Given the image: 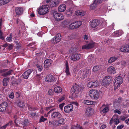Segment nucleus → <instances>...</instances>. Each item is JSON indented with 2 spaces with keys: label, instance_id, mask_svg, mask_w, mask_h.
<instances>
[{
  "label": "nucleus",
  "instance_id": "1",
  "mask_svg": "<svg viewBox=\"0 0 129 129\" xmlns=\"http://www.w3.org/2000/svg\"><path fill=\"white\" fill-rule=\"evenodd\" d=\"M89 94L92 99L95 100H98L100 96L99 93L96 90H90Z\"/></svg>",
  "mask_w": 129,
  "mask_h": 129
},
{
  "label": "nucleus",
  "instance_id": "2",
  "mask_svg": "<svg viewBox=\"0 0 129 129\" xmlns=\"http://www.w3.org/2000/svg\"><path fill=\"white\" fill-rule=\"evenodd\" d=\"M49 11V7L48 5H43L40 7L38 12V13L41 15H44Z\"/></svg>",
  "mask_w": 129,
  "mask_h": 129
},
{
  "label": "nucleus",
  "instance_id": "3",
  "mask_svg": "<svg viewBox=\"0 0 129 129\" xmlns=\"http://www.w3.org/2000/svg\"><path fill=\"white\" fill-rule=\"evenodd\" d=\"M123 81V79L121 76H118L116 77L114 80V86L115 89H117L119 87Z\"/></svg>",
  "mask_w": 129,
  "mask_h": 129
},
{
  "label": "nucleus",
  "instance_id": "4",
  "mask_svg": "<svg viewBox=\"0 0 129 129\" xmlns=\"http://www.w3.org/2000/svg\"><path fill=\"white\" fill-rule=\"evenodd\" d=\"M112 82V78L110 76H106L102 80V85L104 86L108 85Z\"/></svg>",
  "mask_w": 129,
  "mask_h": 129
},
{
  "label": "nucleus",
  "instance_id": "5",
  "mask_svg": "<svg viewBox=\"0 0 129 129\" xmlns=\"http://www.w3.org/2000/svg\"><path fill=\"white\" fill-rule=\"evenodd\" d=\"M90 72V71L88 69H86L84 70H81L79 71L77 75L78 77L80 78L82 77H85L89 75Z\"/></svg>",
  "mask_w": 129,
  "mask_h": 129
},
{
  "label": "nucleus",
  "instance_id": "6",
  "mask_svg": "<svg viewBox=\"0 0 129 129\" xmlns=\"http://www.w3.org/2000/svg\"><path fill=\"white\" fill-rule=\"evenodd\" d=\"M64 119L63 118L60 119L58 120L54 121L52 122L49 121V123L52 124L56 126H60L63 125L64 123Z\"/></svg>",
  "mask_w": 129,
  "mask_h": 129
},
{
  "label": "nucleus",
  "instance_id": "7",
  "mask_svg": "<svg viewBox=\"0 0 129 129\" xmlns=\"http://www.w3.org/2000/svg\"><path fill=\"white\" fill-rule=\"evenodd\" d=\"M79 91V86L78 85H75L71 88V94L72 95L73 98L76 96V94L78 93Z\"/></svg>",
  "mask_w": 129,
  "mask_h": 129
},
{
  "label": "nucleus",
  "instance_id": "8",
  "mask_svg": "<svg viewBox=\"0 0 129 129\" xmlns=\"http://www.w3.org/2000/svg\"><path fill=\"white\" fill-rule=\"evenodd\" d=\"M54 75L50 74L47 75L46 77L45 80L48 82H54L56 81V79L55 78Z\"/></svg>",
  "mask_w": 129,
  "mask_h": 129
},
{
  "label": "nucleus",
  "instance_id": "9",
  "mask_svg": "<svg viewBox=\"0 0 129 129\" xmlns=\"http://www.w3.org/2000/svg\"><path fill=\"white\" fill-rule=\"evenodd\" d=\"M99 21H98V20L96 19H94L93 20L91 23V26L92 28H95V30H96L97 29H100V28H99Z\"/></svg>",
  "mask_w": 129,
  "mask_h": 129
},
{
  "label": "nucleus",
  "instance_id": "10",
  "mask_svg": "<svg viewBox=\"0 0 129 129\" xmlns=\"http://www.w3.org/2000/svg\"><path fill=\"white\" fill-rule=\"evenodd\" d=\"M61 39V37L60 34L59 33H58L51 40V42L52 43H56L59 42Z\"/></svg>",
  "mask_w": 129,
  "mask_h": 129
},
{
  "label": "nucleus",
  "instance_id": "11",
  "mask_svg": "<svg viewBox=\"0 0 129 129\" xmlns=\"http://www.w3.org/2000/svg\"><path fill=\"white\" fill-rule=\"evenodd\" d=\"M53 16L54 18L57 21H60L64 18V17L60 13H58L56 11L54 12Z\"/></svg>",
  "mask_w": 129,
  "mask_h": 129
},
{
  "label": "nucleus",
  "instance_id": "12",
  "mask_svg": "<svg viewBox=\"0 0 129 129\" xmlns=\"http://www.w3.org/2000/svg\"><path fill=\"white\" fill-rule=\"evenodd\" d=\"M73 109V106L72 104H70L65 106L64 107V111L66 113L71 112Z\"/></svg>",
  "mask_w": 129,
  "mask_h": 129
},
{
  "label": "nucleus",
  "instance_id": "13",
  "mask_svg": "<svg viewBox=\"0 0 129 129\" xmlns=\"http://www.w3.org/2000/svg\"><path fill=\"white\" fill-rule=\"evenodd\" d=\"M121 52L128 53L129 52V44H126L122 46L120 48Z\"/></svg>",
  "mask_w": 129,
  "mask_h": 129
},
{
  "label": "nucleus",
  "instance_id": "14",
  "mask_svg": "<svg viewBox=\"0 0 129 129\" xmlns=\"http://www.w3.org/2000/svg\"><path fill=\"white\" fill-rule=\"evenodd\" d=\"M61 117V114L58 112H53L51 114V117L52 119H57Z\"/></svg>",
  "mask_w": 129,
  "mask_h": 129
},
{
  "label": "nucleus",
  "instance_id": "15",
  "mask_svg": "<svg viewBox=\"0 0 129 129\" xmlns=\"http://www.w3.org/2000/svg\"><path fill=\"white\" fill-rule=\"evenodd\" d=\"M33 71V70L32 69H30L27 70L22 75L23 78L25 79H27Z\"/></svg>",
  "mask_w": 129,
  "mask_h": 129
},
{
  "label": "nucleus",
  "instance_id": "16",
  "mask_svg": "<svg viewBox=\"0 0 129 129\" xmlns=\"http://www.w3.org/2000/svg\"><path fill=\"white\" fill-rule=\"evenodd\" d=\"M7 106V103L6 102L2 103L0 105V111L3 112L5 111L6 110Z\"/></svg>",
  "mask_w": 129,
  "mask_h": 129
},
{
  "label": "nucleus",
  "instance_id": "17",
  "mask_svg": "<svg viewBox=\"0 0 129 129\" xmlns=\"http://www.w3.org/2000/svg\"><path fill=\"white\" fill-rule=\"evenodd\" d=\"M94 112V110L90 107L86 109L85 114L87 116H90L92 115Z\"/></svg>",
  "mask_w": 129,
  "mask_h": 129
},
{
  "label": "nucleus",
  "instance_id": "18",
  "mask_svg": "<svg viewBox=\"0 0 129 129\" xmlns=\"http://www.w3.org/2000/svg\"><path fill=\"white\" fill-rule=\"evenodd\" d=\"M80 55L78 53H75L72 55L70 59L73 61H76L79 59Z\"/></svg>",
  "mask_w": 129,
  "mask_h": 129
},
{
  "label": "nucleus",
  "instance_id": "19",
  "mask_svg": "<svg viewBox=\"0 0 129 129\" xmlns=\"http://www.w3.org/2000/svg\"><path fill=\"white\" fill-rule=\"evenodd\" d=\"M107 72L110 74H114L116 73V70L114 67L111 66L107 69Z\"/></svg>",
  "mask_w": 129,
  "mask_h": 129
},
{
  "label": "nucleus",
  "instance_id": "20",
  "mask_svg": "<svg viewBox=\"0 0 129 129\" xmlns=\"http://www.w3.org/2000/svg\"><path fill=\"white\" fill-rule=\"evenodd\" d=\"M23 8L22 7H18L15 9L16 13L17 15H20L23 13Z\"/></svg>",
  "mask_w": 129,
  "mask_h": 129
},
{
  "label": "nucleus",
  "instance_id": "21",
  "mask_svg": "<svg viewBox=\"0 0 129 129\" xmlns=\"http://www.w3.org/2000/svg\"><path fill=\"white\" fill-rule=\"evenodd\" d=\"M52 61L51 59H47L44 61V65L46 67H48L51 66V64L52 63Z\"/></svg>",
  "mask_w": 129,
  "mask_h": 129
},
{
  "label": "nucleus",
  "instance_id": "22",
  "mask_svg": "<svg viewBox=\"0 0 129 129\" xmlns=\"http://www.w3.org/2000/svg\"><path fill=\"white\" fill-rule=\"evenodd\" d=\"M95 58L93 57V56L92 55H89L87 58V62L91 64L95 62L94 60Z\"/></svg>",
  "mask_w": 129,
  "mask_h": 129
},
{
  "label": "nucleus",
  "instance_id": "23",
  "mask_svg": "<svg viewBox=\"0 0 129 129\" xmlns=\"http://www.w3.org/2000/svg\"><path fill=\"white\" fill-rule=\"evenodd\" d=\"M66 8V6L64 4H62L59 6L58 7V10L60 12L64 11Z\"/></svg>",
  "mask_w": 129,
  "mask_h": 129
},
{
  "label": "nucleus",
  "instance_id": "24",
  "mask_svg": "<svg viewBox=\"0 0 129 129\" xmlns=\"http://www.w3.org/2000/svg\"><path fill=\"white\" fill-rule=\"evenodd\" d=\"M66 69L64 71L66 73L67 75H70V73L69 71L68 62L67 61L66 62Z\"/></svg>",
  "mask_w": 129,
  "mask_h": 129
},
{
  "label": "nucleus",
  "instance_id": "25",
  "mask_svg": "<svg viewBox=\"0 0 129 129\" xmlns=\"http://www.w3.org/2000/svg\"><path fill=\"white\" fill-rule=\"evenodd\" d=\"M84 103L88 105H91L95 104L96 102L94 101L89 100H85L83 102Z\"/></svg>",
  "mask_w": 129,
  "mask_h": 129
},
{
  "label": "nucleus",
  "instance_id": "26",
  "mask_svg": "<svg viewBox=\"0 0 129 129\" xmlns=\"http://www.w3.org/2000/svg\"><path fill=\"white\" fill-rule=\"evenodd\" d=\"M101 108H103L102 112L104 113H107L109 110V108L108 106H106L105 104H103L102 105Z\"/></svg>",
  "mask_w": 129,
  "mask_h": 129
},
{
  "label": "nucleus",
  "instance_id": "27",
  "mask_svg": "<svg viewBox=\"0 0 129 129\" xmlns=\"http://www.w3.org/2000/svg\"><path fill=\"white\" fill-rule=\"evenodd\" d=\"M102 67L101 66H94L93 68V71L94 72H96L100 70Z\"/></svg>",
  "mask_w": 129,
  "mask_h": 129
},
{
  "label": "nucleus",
  "instance_id": "28",
  "mask_svg": "<svg viewBox=\"0 0 129 129\" xmlns=\"http://www.w3.org/2000/svg\"><path fill=\"white\" fill-rule=\"evenodd\" d=\"M117 58V57L114 56L111 57L108 60V62L109 63H111L115 61Z\"/></svg>",
  "mask_w": 129,
  "mask_h": 129
},
{
  "label": "nucleus",
  "instance_id": "29",
  "mask_svg": "<svg viewBox=\"0 0 129 129\" xmlns=\"http://www.w3.org/2000/svg\"><path fill=\"white\" fill-rule=\"evenodd\" d=\"M10 79L9 78H4L3 80V84L4 86H7V85L8 83L9 82Z\"/></svg>",
  "mask_w": 129,
  "mask_h": 129
},
{
  "label": "nucleus",
  "instance_id": "30",
  "mask_svg": "<svg viewBox=\"0 0 129 129\" xmlns=\"http://www.w3.org/2000/svg\"><path fill=\"white\" fill-rule=\"evenodd\" d=\"M75 14L76 15H79L81 16H82L84 15V13L83 12L77 11L75 12Z\"/></svg>",
  "mask_w": 129,
  "mask_h": 129
},
{
  "label": "nucleus",
  "instance_id": "31",
  "mask_svg": "<svg viewBox=\"0 0 129 129\" xmlns=\"http://www.w3.org/2000/svg\"><path fill=\"white\" fill-rule=\"evenodd\" d=\"M54 90V91L56 93H59L62 91L61 88L59 86H57L55 87Z\"/></svg>",
  "mask_w": 129,
  "mask_h": 129
},
{
  "label": "nucleus",
  "instance_id": "32",
  "mask_svg": "<svg viewBox=\"0 0 129 129\" xmlns=\"http://www.w3.org/2000/svg\"><path fill=\"white\" fill-rule=\"evenodd\" d=\"M12 72L13 70H10L8 72L3 73L2 74V76L4 77H6L7 76L11 75Z\"/></svg>",
  "mask_w": 129,
  "mask_h": 129
},
{
  "label": "nucleus",
  "instance_id": "33",
  "mask_svg": "<svg viewBox=\"0 0 129 129\" xmlns=\"http://www.w3.org/2000/svg\"><path fill=\"white\" fill-rule=\"evenodd\" d=\"M57 97V101L59 102H60L64 99L65 96L63 95L60 96H58Z\"/></svg>",
  "mask_w": 129,
  "mask_h": 129
},
{
  "label": "nucleus",
  "instance_id": "34",
  "mask_svg": "<svg viewBox=\"0 0 129 129\" xmlns=\"http://www.w3.org/2000/svg\"><path fill=\"white\" fill-rule=\"evenodd\" d=\"M21 120V123L23 125H24V126H26L28 124V120L26 119H25L23 120Z\"/></svg>",
  "mask_w": 129,
  "mask_h": 129
},
{
  "label": "nucleus",
  "instance_id": "35",
  "mask_svg": "<svg viewBox=\"0 0 129 129\" xmlns=\"http://www.w3.org/2000/svg\"><path fill=\"white\" fill-rule=\"evenodd\" d=\"M13 34L12 33H11L9 35V36L7 37L6 39V41L8 42H10L12 40V36Z\"/></svg>",
  "mask_w": 129,
  "mask_h": 129
},
{
  "label": "nucleus",
  "instance_id": "36",
  "mask_svg": "<svg viewBox=\"0 0 129 129\" xmlns=\"http://www.w3.org/2000/svg\"><path fill=\"white\" fill-rule=\"evenodd\" d=\"M114 107L115 108H119L120 107V104L119 103L115 102L114 104Z\"/></svg>",
  "mask_w": 129,
  "mask_h": 129
},
{
  "label": "nucleus",
  "instance_id": "37",
  "mask_svg": "<svg viewBox=\"0 0 129 129\" xmlns=\"http://www.w3.org/2000/svg\"><path fill=\"white\" fill-rule=\"evenodd\" d=\"M97 4L95 3H94V2L90 6V8L91 10H93L95 9L97 6Z\"/></svg>",
  "mask_w": 129,
  "mask_h": 129
},
{
  "label": "nucleus",
  "instance_id": "38",
  "mask_svg": "<svg viewBox=\"0 0 129 129\" xmlns=\"http://www.w3.org/2000/svg\"><path fill=\"white\" fill-rule=\"evenodd\" d=\"M93 88H94L99 85V82L98 81H96L94 82H92Z\"/></svg>",
  "mask_w": 129,
  "mask_h": 129
},
{
  "label": "nucleus",
  "instance_id": "39",
  "mask_svg": "<svg viewBox=\"0 0 129 129\" xmlns=\"http://www.w3.org/2000/svg\"><path fill=\"white\" fill-rule=\"evenodd\" d=\"M76 24L75 23H74L70 24L69 28L71 29H74L77 28L76 27Z\"/></svg>",
  "mask_w": 129,
  "mask_h": 129
},
{
  "label": "nucleus",
  "instance_id": "40",
  "mask_svg": "<svg viewBox=\"0 0 129 129\" xmlns=\"http://www.w3.org/2000/svg\"><path fill=\"white\" fill-rule=\"evenodd\" d=\"M76 24V27L77 28L79 27L82 24V22L81 21H78L75 23Z\"/></svg>",
  "mask_w": 129,
  "mask_h": 129
},
{
  "label": "nucleus",
  "instance_id": "41",
  "mask_svg": "<svg viewBox=\"0 0 129 129\" xmlns=\"http://www.w3.org/2000/svg\"><path fill=\"white\" fill-rule=\"evenodd\" d=\"M17 105L18 106L20 107H23L24 106V103L21 101H19L17 103Z\"/></svg>",
  "mask_w": 129,
  "mask_h": 129
},
{
  "label": "nucleus",
  "instance_id": "42",
  "mask_svg": "<svg viewBox=\"0 0 129 129\" xmlns=\"http://www.w3.org/2000/svg\"><path fill=\"white\" fill-rule=\"evenodd\" d=\"M94 43L93 42L90 43L88 44L87 45L88 48L90 49L94 47Z\"/></svg>",
  "mask_w": 129,
  "mask_h": 129
},
{
  "label": "nucleus",
  "instance_id": "43",
  "mask_svg": "<svg viewBox=\"0 0 129 129\" xmlns=\"http://www.w3.org/2000/svg\"><path fill=\"white\" fill-rule=\"evenodd\" d=\"M20 118H16L14 121V122L16 125L18 126V124L21 123V121H20Z\"/></svg>",
  "mask_w": 129,
  "mask_h": 129
},
{
  "label": "nucleus",
  "instance_id": "44",
  "mask_svg": "<svg viewBox=\"0 0 129 129\" xmlns=\"http://www.w3.org/2000/svg\"><path fill=\"white\" fill-rule=\"evenodd\" d=\"M72 129H83L79 125L77 124L76 126H73Z\"/></svg>",
  "mask_w": 129,
  "mask_h": 129
},
{
  "label": "nucleus",
  "instance_id": "45",
  "mask_svg": "<svg viewBox=\"0 0 129 129\" xmlns=\"http://www.w3.org/2000/svg\"><path fill=\"white\" fill-rule=\"evenodd\" d=\"M114 123L115 125H117L119 123V119L117 118H116L114 119Z\"/></svg>",
  "mask_w": 129,
  "mask_h": 129
},
{
  "label": "nucleus",
  "instance_id": "46",
  "mask_svg": "<svg viewBox=\"0 0 129 129\" xmlns=\"http://www.w3.org/2000/svg\"><path fill=\"white\" fill-rule=\"evenodd\" d=\"M128 116L126 115H123L121 116V120L123 121L125 120L126 118Z\"/></svg>",
  "mask_w": 129,
  "mask_h": 129
},
{
  "label": "nucleus",
  "instance_id": "47",
  "mask_svg": "<svg viewBox=\"0 0 129 129\" xmlns=\"http://www.w3.org/2000/svg\"><path fill=\"white\" fill-rule=\"evenodd\" d=\"M50 6L51 7H53L55 6L56 5V4L55 2H54L53 1H51L50 3Z\"/></svg>",
  "mask_w": 129,
  "mask_h": 129
},
{
  "label": "nucleus",
  "instance_id": "48",
  "mask_svg": "<svg viewBox=\"0 0 129 129\" xmlns=\"http://www.w3.org/2000/svg\"><path fill=\"white\" fill-rule=\"evenodd\" d=\"M47 119L46 118H44L43 117V116H42L41 117V118H40L39 122H44Z\"/></svg>",
  "mask_w": 129,
  "mask_h": 129
},
{
  "label": "nucleus",
  "instance_id": "49",
  "mask_svg": "<svg viewBox=\"0 0 129 129\" xmlns=\"http://www.w3.org/2000/svg\"><path fill=\"white\" fill-rule=\"evenodd\" d=\"M37 66L38 68L39 71L40 72L43 69V68L42 66L39 65L38 64H37Z\"/></svg>",
  "mask_w": 129,
  "mask_h": 129
},
{
  "label": "nucleus",
  "instance_id": "50",
  "mask_svg": "<svg viewBox=\"0 0 129 129\" xmlns=\"http://www.w3.org/2000/svg\"><path fill=\"white\" fill-rule=\"evenodd\" d=\"M118 32L117 31H115L113 34V36L115 37H117L119 36V35L118 33Z\"/></svg>",
  "mask_w": 129,
  "mask_h": 129
},
{
  "label": "nucleus",
  "instance_id": "51",
  "mask_svg": "<svg viewBox=\"0 0 129 129\" xmlns=\"http://www.w3.org/2000/svg\"><path fill=\"white\" fill-rule=\"evenodd\" d=\"M0 38L1 39H2V40H3L4 39V37L3 36V33L2 32V30H0Z\"/></svg>",
  "mask_w": 129,
  "mask_h": 129
},
{
  "label": "nucleus",
  "instance_id": "52",
  "mask_svg": "<svg viewBox=\"0 0 129 129\" xmlns=\"http://www.w3.org/2000/svg\"><path fill=\"white\" fill-rule=\"evenodd\" d=\"M12 124V122H10L9 123L5 125H4L3 126V127H4V129H5L6 127L8 125H11Z\"/></svg>",
  "mask_w": 129,
  "mask_h": 129
},
{
  "label": "nucleus",
  "instance_id": "53",
  "mask_svg": "<svg viewBox=\"0 0 129 129\" xmlns=\"http://www.w3.org/2000/svg\"><path fill=\"white\" fill-rule=\"evenodd\" d=\"M121 63L122 66L123 67L125 66L126 64L125 62L123 60L121 61Z\"/></svg>",
  "mask_w": 129,
  "mask_h": 129
},
{
  "label": "nucleus",
  "instance_id": "54",
  "mask_svg": "<svg viewBox=\"0 0 129 129\" xmlns=\"http://www.w3.org/2000/svg\"><path fill=\"white\" fill-rule=\"evenodd\" d=\"M92 83V81L89 82L87 84L88 87L89 88H91V87H93V85Z\"/></svg>",
  "mask_w": 129,
  "mask_h": 129
},
{
  "label": "nucleus",
  "instance_id": "55",
  "mask_svg": "<svg viewBox=\"0 0 129 129\" xmlns=\"http://www.w3.org/2000/svg\"><path fill=\"white\" fill-rule=\"evenodd\" d=\"M9 97L13 99L14 98V93L13 92H11L9 95Z\"/></svg>",
  "mask_w": 129,
  "mask_h": 129
},
{
  "label": "nucleus",
  "instance_id": "56",
  "mask_svg": "<svg viewBox=\"0 0 129 129\" xmlns=\"http://www.w3.org/2000/svg\"><path fill=\"white\" fill-rule=\"evenodd\" d=\"M48 94L50 95H52L53 94V90L51 89H50L48 92Z\"/></svg>",
  "mask_w": 129,
  "mask_h": 129
},
{
  "label": "nucleus",
  "instance_id": "57",
  "mask_svg": "<svg viewBox=\"0 0 129 129\" xmlns=\"http://www.w3.org/2000/svg\"><path fill=\"white\" fill-rule=\"evenodd\" d=\"M114 113H117L119 114H121V112L118 110L116 109L114 111Z\"/></svg>",
  "mask_w": 129,
  "mask_h": 129
},
{
  "label": "nucleus",
  "instance_id": "58",
  "mask_svg": "<svg viewBox=\"0 0 129 129\" xmlns=\"http://www.w3.org/2000/svg\"><path fill=\"white\" fill-rule=\"evenodd\" d=\"M124 126V125L123 124H122L118 126L117 127V129H121L123 128Z\"/></svg>",
  "mask_w": 129,
  "mask_h": 129
},
{
  "label": "nucleus",
  "instance_id": "59",
  "mask_svg": "<svg viewBox=\"0 0 129 129\" xmlns=\"http://www.w3.org/2000/svg\"><path fill=\"white\" fill-rule=\"evenodd\" d=\"M88 38V36L86 35H84L83 36V38L85 40H87Z\"/></svg>",
  "mask_w": 129,
  "mask_h": 129
},
{
  "label": "nucleus",
  "instance_id": "60",
  "mask_svg": "<svg viewBox=\"0 0 129 129\" xmlns=\"http://www.w3.org/2000/svg\"><path fill=\"white\" fill-rule=\"evenodd\" d=\"M2 18H1L0 19V30H1V29L2 28Z\"/></svg>",
  "mask_w": 129,
  "mask_h": 129
},
{
  "label": "nucleus",
  "instance_id": "61",
  "mask_svg": "<svg viewBox=\"0 0 129 129\" xmlns=\"http://www.w3.org/2000/svg\"><path fill=\"white\" fill-rule=\"evenodd\" d=\"M69 24V22L68 21H64L63 23V24L64 26H66Z\"/></svg>",
  "mask_w": 129,
  "mask_h": 129
},
{
  "label": "nucleus",
  "instance_id": "62",
  "mask_svg": "<svg viewBox=\"0 0 129 129\" xmlns=\"http://www.w3.org/2000/svg\"><path fill=\"white\" fill-rule=\"evenodd\" d=\"M64 105V104L63 103L59 105V107L60 109L62 110L63 109V107Z\"/></svg>",
  "mask_w": 129,
  "mask_h": 129
},
{
  "label": "nucleus",
  "instance_id": "63",
  "mask_svg": "<svg viewBox=\"0 0 129 129\" xmlns=\"http://www.w3.org/2000/svg\"><path fill=\"white\" fill-rule=\"evenodd\" d=\"M88 49L87 45H86L82 46V49Z\"/></svg>",
  "mask_w": 129,
  "mask_h": 129
},
{
  "label": "nucleus",
  "instance_id": "64",
  "mask_svg": "<svg viewBox=\"0 0 129 129\" xmlns=\"http://www.w3.org/2000/svg\"><path fill=\"white\" fill-rule=\"evenodd\" d=\"M36 115V113L35 112H32L29 114L30 116L33 117Z\"/></svg>",
  "mask_w": 129,
  "mask_h": 129
}]
</instances>
